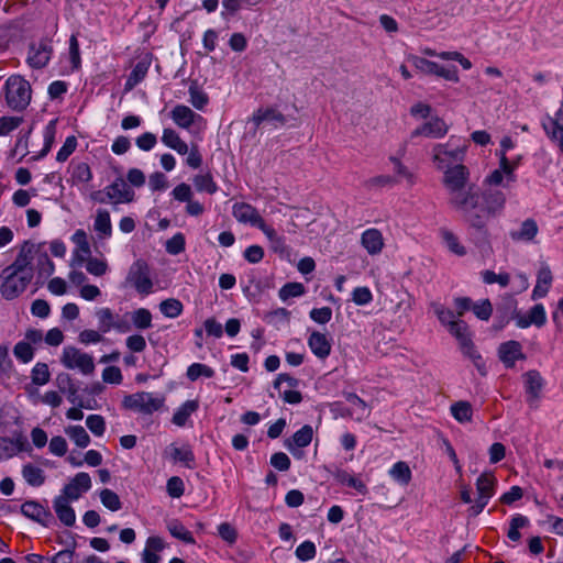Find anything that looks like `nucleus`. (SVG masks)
I'll return each instance as SVG.
<instances>
[{"instance_id": "obj_1", "label": "nucleus", "mask_w": 563, "mask_h": 563, "mask_svg": "<svg viewBox=\"0 0 563 563\" xmlns=\"http://www.w3.org/2000/svg\"><path fill=\"white\" fill-rule=\"evenodd\" d=\"M505 205L506 196L500 189L486 188L476 191L474 186H470L468 194L463 198L455 199L451 207L462 214L471 229L487 239V223L503 212Z\"/></svg>"}, {"instance_id": "obj_2", "label": "nucleus", "mask_w": 563, "mask_h": 563, "mask_svg": "<svg viewBox=\"0 0 563 563\" xmlns=\"http://www.w3.org/2000/svg\"><path fill=\"white\" fill-rule=\"evenodd\" d=\"M448 331L453 335L459 342L461 352L463 355L472 360L476 368L482 375L486 374L485 362L483 361L482 355L475 349L474 342L472 340V332L467 323L461 319H457L456 322L451 324L448 328Z\"/></svg>"}, {"instance_id": "obj_3", "label": "nucleus", "mask_w": 563, "mask_h": 563, "mask_svg": "<svg viewBox=\"0 0 563 563\" xmlns=\"http://www.w3.org/2000/svg\"><path fill=\"white\" fill-rule=\"evenodd\" d=\"M5 101L13 111H23L31 102L32 89L27 80L19 75L10 76L4 85Z\"/></svg>"}, {"instance_id": "obj_4", "label": "nucleus", "mask_w": 563, "mask_h": 563, "mask_svg": "<svg viewBox=\"0 0 563 563\" xmlns=\"http://www.w3.org/2000/svg\"><path fill=\"white\" fill-rule=\"evenodd\" d=\"M135 192L122 177H117L113 183L103 190L91 192V200L99 203H130L134 200Z\"/></svg>"}, {"instance_id": "obj_5", "label": "nucleus", "mask_w": 563, "mask_h": 563, "mask_svg": "<svg viewBox=\"0 0 563 563\" xmlns=\"http://www.w3.org/2000/svg\"><path fill=\"white\" fill-rule=\"evenodd\" d=\"M443 185L450 194L449 203L454 205L455 199L463 198L468 194L466 184L470 178L468 168L462 164L444 168Z\"/></svg>"}, {"instance_id": "obj_6", "label": "nucleus", "mask_w": 563, "mask_h": 563, "mask_svg": "<svg viewBox=\"0 0 563 563\" xmlns=\"http://www.w3.org/2000/svg\"><path fill=\"white\" fill-rule=\"evenodd\" d=\"M164 399L155 397L152 393L139 391L126 395L123 398L122 406L124 409L141 412L143 415H152L161 409Z\"/></svg>"}, {"instance_id": "obj_7", "label": "nucleus", "mask_w": 563, "mask_h": 563, "mask_svg": "<svg viewBox=\"0 0 563 563\" xmlns=\"http://www.w3.org/2000/svg\"><path fill=\"white\" fill-rule=\"evenodd\" d=\"M2 276L4 280L1 285V294L8 300L21 295L33 278L32 272L20 274L8 268L2 271Z\"/></svg>"}, {"instance_id": "obj_8", "label": "nucleus", "mask_w": 563, "mask_h": 563, "mask_svg": "<svg viewBox=\"0 0 563 563\" xmlns=\"http://www.w3.org/2000/svg\"><path fill=\"white\" fill-rule=\"evenodd\" d=\"M60 362L66 368L79 369L84 375H91L95 372L92 356L75 346L64 347Z\"/></svg>"}, {"instance_id": "obj_9", "label": "nucleus", "mask_w": 563, "mask_h": 563, "mask_svg": "<svg viewBox=\"0 0 563 563\" xmlns=\"http://www.w3.org/2000/svg\"><path fill=\"white\" fill-rule=\"evenodd\" d=\"M126 283L135 288L141 295H148L153 289L150 267L143 260L135 261L128 273Z\"/></svg>"}, {"instance_id": "obj_10", "label": "nucleus", "mask_w": 563, "mask_h": 563, "mask_svg": "<svg viewBox=\"0 0 563 563\" xmlns=\"http://www.w3.org/2000/svg\"><path fill=\"white\" fill-rule=\"evenodd\" d=\"M52 54V41L49 38H41L38 42L30 44L26 62L30 67L41 69L48 64Z\"/></svg>"}, {"instance_id": "obj_11", "label": "nucleus", "mask_w": 563, "mask_h": 563, "mask_svg": "<svg viewBox=\"0 0 563 563\" xmlns=\"http://www.w3.org/2000/svg\"><path fill=\"white\" fill-rule=\"evenodd\" d=\"M21 512L26 518L46 528L55 523V518L51 510L47 507L34 500H27L23 503L21 506Z\"/></svg>"}, {"instance_id": "obj_12", "label": "nucleus", "mask_w": 563, "mask_h": 563, "mask_svg": "<svg viewBox=\"0 0 563 563\" xmlns=\"http://www.w3.org/2000/svg\"><path fill=\"white\" fill-rule=\"evenodd\" d=\"M465 147L449 148L448 144H438L433 148V161L439 169L450 167V164L463 161Z\"/></svg>"}, {"instance_id": "obj_13", "label": "nucleus", "mask_w": 563, "mask_h": 563, "mask_svg": "<svg viewBox=\"0 0 563 563\" xmlns=\"http://www.w3.org/2000/svg\"><path fill=\"white\" fill-rule=\"evenodd\" d=\"M234 218L245 224H251L263 231L267 225L258 211L250 203L239 202L233 206Z\"/></svg>"}, {"instance_id": "obj_14", "label": "nucleus", "mask_w": 563, "mask_h": 563, "mask_svg": "<svg viewBox=\"0 0 563 563\" xmlns=\"http://www.w3.org/2000/svg\"><path fill=\"white\" fill-rule=\"evenodd\" d=\"M518 302L512 295H505L500 302L497 305V313L499 323L495 325L497 329H503L510 320L517 322L521 313L518 310Z\"/></svg>"}, {"instance_id": "obj_15", "label": "nucleus", "mask_w": 563, "mask_h": 563, "mask_svg": "<svg viewBox=\"0 0 563 563\" xmlns=\"http://www.w3.org/2000/svg\"><path fill=\"white\" fill-rule=\"evenodd\" d=\"M35 251V243L31 241H24L21 245L19 253L15 257V261L9 265L7 268L9 271H13L20 274H24L27 272L34 271L31 266L32 261L34 260L33 253Z\"/></svg>"}, {"instance_id": "obj_16", "label": "nucleus", "mask_w": 563, "mask_h": 563, "mask_svg": "<svg viewBox=\"0 0 563 563\" xmlns=\"http://www.w3.org/2000/svg\"><path fill=\"white\" fill-rule=\"evenodd\" d=\"M498 356L507 368H512L516 361L526 360V355L522 352V345L520 342L515 340L501 343L498 347Z\"/></svg>"}, {"instance_id": "obj_17", "label": "nucleus", "mask_w": 563, "mask_h": 563, "mask_svg": "<svg viewBox=\"0 0 563 563\" xmlns=\"http://www.w3.org/2000/svg\"><path fill=\"white\" fill-rule=\"evenodd\" d=\"M525 388L527 393V401L533 406L540 398L541 390L544 386V379L537 369H530L523 374Z\"/></svg>"}, {"instance_id": "obj_18", "label": "nucleus", "mask_w": 563, "mask_h": 563, "mask_svg": "<svg viewBox=\"0 0 563 563\" xmlns=\"http://www.w3.org/2000/svg\"><path fill=\"white\" fill-rule=\"evenodd\" d=\"M448 126L445 122L440 118H432L430 121L423 123L421 126L412 131L411 136H426L432 139H439L446 134Z\"/></svg>"}, {"instance_id": "obj_19", "label": "nucleus", "mask_w": 563, "mask_h": 563, "mask_svg": "<svg viewBox=\"0 0 563 563\" xmlns=\"http://www.w3.org/2000/svg\"><path fill=\"white\" fill-rule=\"evenodd\" d=\"M308 345L320 360L327 358L331 353V342L324 333L313 331L308 338Z\"/></svg>"}, {"instance_id": "obj_20", "label": "nucleus", "mask_w": 563, "mask_h": 563, "mask_svg": "<svg viewBox=\"0 0 563 563\" xmlns=\"http://www.w3.org/2000/svg\"><path fill=\"white\" fill-rule=\"evenodd\" d=\"M33 256L36 261V271L40 276L48 277L54 273L55 265L48 257V254L45 250V242L35 243V251Z\"/></svg>"}, {"instance_id": "obj_21", "label": "nucleus", "mask_w": 563, "mask_h": 563, "mask_svg": "<svg viewBox=\"0 0 563 563\" xmlns=\"http://www.w3.org/2000/svg\"><path fill=\"white\" fill-rule=\"evenodd\" d=\"M547 322V314L542 303L534 305L528 316L521 314L517 320V327L520 329H526L531 324H534L538 328H541Z\"/></svg>"}, {"instance_id": "obj_22", "label": "nucleus", "mask_w": 563, "mask_h": 563, "mask_svg": "<svg viewBox=\"0 0 563 563\" xmlns=\"http://www.w3.org/2000/svg\"><path fill=\"white\" fill-rule=\"evenodd\" d=\"M553 280L552 272L547 264H542L538 271L537 284L532 291V299L547 296Z\"/></svg>"}, {"instance_id": "obj_23", "label": "nucleus", "mask_w": 563, "mask_h": 563, "mask_svg": "<svg viewBox=\"0 0 563 563\" xmlns=\"http://www.w3.org/2000/svg\"><path fill=\"white\" fill-rule=\"evenodd\" d=\"M53 507L57 518L67 527L75 525L76 515L74 508L66 500L65 496H57L53 501Z\"/></svg>"}, {"instance_id": "obj_24", "label": "nucleus", "mask_w": 563, "mask_h": 563, "mask_svg": "<svg viewBox=\"0 0 563 563\" xmlns=\"http://www.w3.org/2000/svg\"><path fill=\"white\" fill-rule=\"evenodd\" d=\"M361 243L372 255L380 253L384 246L383 235L377 229H368L364 231L361 238Z\"/></svg>"}, {"instance_id": "obj_25", "label": "nucleus", "mask_w": 563, "mask_h": 563, "mask_svg": "<svg viewBox=\"0 0 563 563\" xmlns=\"http://www.w3.org/2000/svg\"><path fill=\"white\" fill-rule=\"evenodd\" d=\"M539 228L533 219L525 220L520 228L509 233L512 241L516 242H531L538 234Z\"/></svg>"}, {"instance_id": "obj_26", "label": "nucleus", "mask_w": 563, "mask_h": 563, "mask_svg": "<svg viewBox=\"0 0 563 563\" xmlns=\"http://www.w3.org/2000/svg\"><path fill=\"white\" fill-rule=\"evenodd\" d=\"M251 121L258 128L264 121H275L280 125L286 123L285 115L275 108H258L252 115Z\"/></svg>"}, {"instance_id": "obj_27", "label": "nucleus", "mask_w": 563, "mask_h": 563, "mask_svg": "<svg viewBox=\"0 0 563 563\" xmlns=\"http://www.w3.org/2000/svg\"><path fill=\"white\" fill-rule=\"evenodd\" d=\"M172 119L173 121L180 128L188 129L190 128L196 118H201L199 114H196L189 107L178 104L172 110Z\"/></svg>"}, {"instance_id": "obj_28", "label": "nucleus", "mask_w": 563, "mask_h": 563, "mask_svg": "<svg viewBox=\"0 0 563 563\" xmlns=\"http://www.w3.org/2000/svg\"><path fill=\"white\" fill-rule=\"evenodd\" d=\"M313 430L309 424H305L301 429L296 431L291 439L287 440L285 445L292 452L295 448H306L312 441Z\"/></svg>"}, {"instance_id": "obj_29", "label": "nucleus", "mask_w": 563, "mask_h": 563, "mask_svg": "<svg viewBox=\"0 0 563 563\" xmlns=\"http://www.w3.org/2000/svg\"><path fill=\"white\" fill-rule=\"evenodd\" d=\"M150 68V62L146 59L139 60L136 65L133 67L130 73L125 85L124 90L131 91L135 86H137L146 76Z\"/></svg>"}, {"instance_id": "obj_30", "label": "nucleus", "mask_w": 563, "mask_h": 563, "mask_svg": "<svg viewBox=\"0 0 563 563\" xmlns=\"http://www.w3.org/2000/svg\"><path fill=\"white\" fill-rule=\"evenodd\" d=\"M450 412L460 423H467L473 419V407L471 402L466 400L453 402L450 407Z\"/></svg>"}, {"instance_id": "obj_31", "label": "nucleus", "mask_w": 563, "mask_h": 563, "mask_svg": "<svg viewBox=\"0 0 563 563\" xmlns=\"http://www.w3.org/2000/svg\"><path fill=\"white\" fill-rule=\"evenodd\" d=\"M162 142L175 150L178 154L185 155L188 153V145L179 137L173 129H165L162 135Z\"/></svg>"}, {"instance_id": "obj_32", "label": "nucleus", "mask_w": 563, "mask_h": 563, "mask_svg": "<svg viewBox=\"0 0 563 563\" xmlns=\"http://www.w3.org/2000/svg\"><path fill=\"white\" fill-rule=\"evenodd\" d=\"M93 229L96 232L99 233L102 238H110L112 234V225H111V219L110 213L106 209H99L97 211L95 222H93Z\"/></svg>"}, {"instance_id": "obj_33", "label": "nucleus", "mask_w": 563, "mask_h": 563, "mask_svg": "<svg viewBox=\"0 0 563 563\" xmlns=\"http://www.w3.org/2000/svg\"><path fill=\"white\" fill-rule=\"evenodd\" d=\"M496 478L493 474L483 473L476 481V489L479 497L490 499L495 494Z\"/></svg>"}, {"instance_id": "obj_34", "label": "nucleus", "mask_w": 563, "mask_h": 563, "mask_svg": "<svg viewBox=\"0 0 563 563\" xmlns=\"http://www.w3.org/2000/svg\"><path fill=\"white\" fill-rule=\"evenodd\" d=\"M388 473L400 485H408L412 477L409 465L402 461L395 463Z\"/></svg>"}, {"instance_id": "obj_35", "label": "nucleus", "mask_w": 563, "mask_h": 563, "mask_svg": "<svg viewBox=\"0 0 563 563\" xmlns=\"http://www.w3.org/2000/svg\"><path fill=\"white\" fill-rule=\"evenodd\" d=\"M198 409V402L196 400H187L184 402L177 411L173 415V423L183 427L186 424L188 418Z\"/></svg>"}, {"instance_id": "obj_36", "label": "nucleus", "mask_w": 563, "mask_h": 563, "mask_svg": "<svg viewBox=\"0 0 563 563\" xmlns=\"http://www.w3.org/2000/svg\"><path fill=\"white\" fill-rule=\"evenodd\" d=\"M22 475L26 483L33 487H38L45 482L43 470L32 464H26L23 466Z\"/></svg>"}, {"instance_id": "obj_37", "label": "nucleus", "mask_w": 563, "mask_h": 563, "mask_svg": "<svg viewBox=\"0 0 563 563\" xmlns=\"http://www.w3.org/2000/svg\"><path fill=\"white\" fill-rule=\"evenodd\" d=\"M262 232L268 239L271 247L275 253L283 255L289 252V249L285 243V239L278 235L272 227L266 225Z\"/></svg>"}, {"instance_id": "obj_38", "label": "nucleus", "mask_w": 563, "mask_h": 563, "mask_svg": "<svg viewBox=\"0 0 563 563\" xmlns=\"http://www.w3.org/2000/svg\"><path fill=\"white\" fill-rule=\"evenodd\" d=\"M56 124H57V120H51L47 125L45 126V130H44V146H43V150L36 155L34 156L33 158L34 159H41L43 157H45L48 152L51 151L53 144H54V141H55V135H56Z\"/></svg>"}, {"instance_id": "obj_39", "label": "nucleus", "mask_w": 563, "mask_h": 563, "mask_svg": "<svg viewBox=\"0 0 563 563\" xmlns=\"http://www.w3.org/2000/svg\"><path fill=\"white\" fill-rule=\"evenodd\" d=\"M530 523L529 519L520 514L515 515L509 523V529L507 532V537L514 541L518 542L521 539L520 529L528 527Z\"/></svg>"}, {"instance_id": "obj_40", "label": "nucleus", "mask_w": 563, "mask_h": 563, "mask_svg": "<svg viewBox=\"0 0 563 563\" xmlns=\"http://www.w3.org/2000/svg\"><path fill=\"white\" fill-rule=\"evenodd\" d=\"M65 432L79 448H87L90 443V437L81 426H69Z\"/></svg>"}, {"instance_id": "obj_41", "label": "nucleus", "mask_w": 563, "mask_h": 563, "mask_svg": "<svg viewBox=\"0 0 563 563\" xmlns=\"http://www.w3.org/2000/svg\"><path fill=\"white\" fill-rule=\"evenodd\" d=\"M167 528L174 538L181 540L183 542L188 544L195 543V539L191 532L178 520L170 521L167 525Z\"/></svg>"}, {"instance_id": "obj_42", "label": "nucleus", "mask_w": 563, "mask_h": 563, "mask_svg": "<svg viewBox=\"0 0 563 563\" xmlns=\"http://www.w3.org/2000/svg\"><path fill=\"white\" fill-rule=\"evenodd\" d=\"M131 321L139 330H146L152 327V313L146 308H139L131 313Z\"/></svg>"}, {"instance_id": "obj_43", "label": "nucleus", "mask_w": 563, "mask_h": 563, "mask_svg": "<svg viewBox=\"0 0 563 563\" xmlns=\"http://www.w3.org/2000/svg\"><path fill=\"white\" fill-rule=\"evenodd\" d=\"M431 309L433 310L434 314L438 317L439 321L442 325L450 328L451 324L456 322L455 314L452 310L445 308L442 303L438 301H433L430 303Z\"/></svg>"}, {"instance_id": "obj_44", "label": "nucleus", "mask_w": 563, "mask_h": 563, "mask_svg": "<svg viewBox=\"0 0 563 563\" xmlns=\"http://www.w3.org/2000/svg\"><path fill=\"white\" fill-rule=\"evenodd\" d=\"M188 92L190 96V102L196 109L202 110L208 104V95L198 86L196 81L190 84Z\"/></svg>"}, {"instance_id": "obj_45", "label": "nucleus", "mask_w": 563, "mask_h": 563, "mask_svg": "<svg viewBox=\"0 0 563 563\" xmlns=\"http://www.w3.org/2000/svg\"><path fill=\"white\" fill-rule=\"evenodd\" d=\"M194 185L198 191H205L210 195L218 190V186L210 173L196 175L194 177Z\"/></svg>"}, {"instance_id": "obj_46", "label": "nucleus", "mask_w": 563, "mask_h": 563, "mask_svg": "<svg viewBox=\"0 0 563 563\" xmlns=\"http://www.w3.org/2000/svg\"><path fill=\"white\" fill-rule=\"evenodd\" d=\"M186 375L189 380L195 382L201 376L207 378L213 377L214 371L206 364L192 363L190 366H188Z\"/></svg>"}, {"instance_id": "obj_47", "label": "nucleus", "mask_w": 563, "mask_h": 563, "mask_svg": "<svg viewBox=\"0 0 563 563\" xmlns=\"http://www.w3.org/2000/svg\"><path fill=\"white\" fill-rule=\"evenodd\" d=\"M183 309H184L183 303L178 299H175V298H169V299L163 300L159 303L161 312L167 318H177L178 316L181 314Z\"/></svg>"}, {"instance_id": "obj_48", "label": "nucleus", "mask_w": 563, "mask_h": 563, "mask_svg": "<svg viewBox=\"0 0 563 563\" xmlns=\"http://www.w3.org/2000/svg\"><path fill=\"white\" fill-rule=\"evenodd\" d=\"M172 456L175 461L184 463L188 468L195 467V455L188 445L174 448Z\"/></svg>"}, {"instance_id": "obj_49", "label": "nucleus", "mask_w": 563, "mask_h": 563, "mask_svg": "<svg viewBox=\"0 0 563 563\" xmlns=\"http://www.w3.org/2000/svg\"><path fill=\"white\" fill-rule=\"evenodd\" d=\"M305 291V286L301 283H287L279 289L278 296L286 301L289 298L302 296Z\"/></svg>"}, {"instance_id": "obj_50", "label": "nucleus", "mask_w": 563, "mask_h": 563, "mask_svg": "<svg viewBox=\"0 0 563 563\" xmlns=\"http://www.w3.org/2000/svg\"><path fill=\"white\" fill-rule=\"evenodd\" d=\"M336 478H338V481L341 484L346 485V486H349L351 488H354V489H356L358 493H361L363 495H365L367 493L366 485L360 478L349 474L345 471L340 472L336 475Z\"/></svg>"}, {"instance_id": "obj_51", "label": "nucleus", "mask_w": 563, "mask_h": 563, "mask_svg": "<svg viewBox=\"0 0 563 563\" xmlns=\"http://www.w3.org/2000/svg\"><path fill=\"white\" fill-rule=\"evenodd\" d=\"M102 505L111 511H118L122 508V503L117 493L111 489H102L100 492Z\"/></svg>"}, {"instance_id": "obj_52", "label": "nucleus", "mask_w": 563, "mask_h": 563, "mask_svg": "<svg viewBox=\"0 0 563 563\" xmlns=\"http://www.w3.org/2000/svg\"><path fill=\"white\" fill-rule=\"evenodd\" d=\"M345 399L355 408L357 420H362L369 416V410L366 402L354 393L345 395Z\"/></svg>"}, {"instance_id": "obj_53", "label": "nucleus", "mask_w": 563, "mask_h": 563, "mask_svg": "<svg viewBox=\"0 0 563 563\" xmlns=\"http://www.w3.org/2000/svg\"><path fill=\"white\" fill-rule=\"evenodd\" d=\"M14 356L23 363H29L34 356V350L30 343L20 341L13 349Z\"/></svg>"}, {"instance_id": "obj_54", "label": "nucleus", "mask_w": 563, "mask_h": 563, "mask_svg": "<svg viewBox=\"0 0 563 563\" xmlns=\"http://www.w3.org/2000/svg\"><path fill=\"white\" fill-rule=\"evenodd\" d=\"M409 62L420 73L432 75L437 69V63L419 56H410Z\"/></svg>"}, {"instance_id": "obj_55", "label": "nucleus", "mask_w": 563, "mask_h": 563, "mask_svg": "<svg viewBox=\"0 0 563 563\" xmlns=\"http://www.w3.org/2000/svg\"><path fill=\"white\" fill-rule=\"evenodd\" d=\"M88 429L97 437L103 435L106 431L104 418L100 415H90L86 419Z\"/></svg>"}, {"instance_id": "obj_56", "label": "nucleus", "mask_w": 563, "mask_h": 563, "mask_svg": "<svg viewBox=\"0 0 563 563\" xmlns=\"http://www.w3.org/2000/svg\"><path fill=\"white\" fill-rule=\"evenodd\" d=\"M49 376L48 366L45 363H37L32 369V383L35 385H45Z\"/></svg>"}, {"instance_id": "obj_57", "label": "nucleus", "mask_w": 563, "mask_h": 563, "mask_svg": "<svg viewBox=\"0 0 563 563\" xmlns=\"http://www.w3.org/2000/svg\"><path fill=\"white\" fill-rule=\"evenodd\" d=\"M442 238L449 250L452 251L453 253L460 256L466 253L465 247L460 244L457 236L451 231L443 230Z\"/></svg>"}, {"instance_id": "obj_58", "label": "nucleus", "mask_w": 563, "mask_h": 563, "mask_svg": "<svg viewBox=\"0 0 563 563\" xmlns=\"http://www.w3.org/2000/svg\"><path fill=\"white\" fill-rule=\"evenodd\" d=\"M472 310L479 320L487 321L492 317L493 306L489 299H483L479 302L473 303Z\"/></svg>"}, {"instance_id": "obj_59", "label": "nucleus", "mask_w": 563, "mask_h": 563, "mask_svg": "<svg viewBox=\"0 0 563 563\" xmlns=\"http://www.w3.org/2000/svg\"><path fill=\"white\" fill-rule=\"evenodd\" d=\"M71 177L78 183H89L92 179L91 168L87 163H79L74 167Z\"/></svg>"}, {"instance_id": "obj_60", "label": "nucleus", "mask_w": 563, "mask_h": 563, "mask_svg": "<svg viewBox=\"0 0 563 563\" xmlns=\"http://www.w3.org/2000/svg\"><path fill=\"white\" fill-rule=\"evenodd\" d=\"M497 155L499 156L500 159L499 170L503 172L508 181H515L514 170L516 169L518 163L510 162L505 155L504 151H499Z\"/></svg>"}, {"instance_id": "obj_61", "label": "nucleus", "mask_w": 563, "mask_h": 563, "mask_svg": "<svg viewBox=\"0 0 563 563\" xmlns=\"http://www.w3.org/2000/svg\"><path fill=\"white\" fill-rule=\"evenodd\" d=\"M167 494L172 498H180L185 493V484L178 476H173L167 481Z\"/></svg>"}, {"instance_id": "obj_62", "label": "nucleus", "mask_w": 563, "mask_h": 563, "mask_svg": "<svg viewBox=\"0 0 563 563\" xmlns=\"http://www.w3.org/2000/svg\"><path fill=\"white\" fill-rule=\"evenodd\" d=\"M77 147V140L74 135L68 136L63 146L59 148L56 155V159L58 162H65L68 157L75 152Z\"/></svg>"}, {"instance_id": "obj_63", "label": "nucleus", "mask_w": 563, "mask_h": 563, "mask_svg": "<svg viewBox=\"0 0 563 563\" xmlns=\"http://www.w3.org/2000/svg\"><path fill=\"white\" fill-rule=\"evenodd\" d=\"M167 253L177 255L185 250V236L181 233H176L165 244Z\"/></svg>"}, {"instance_id": "obj_64", "label": "nucleus", "mask_w": 563, "mask_h": 563, "mask_svg": "<svg viewBox=\"0 0 563 563\" xmlns=\"http://www.w3.org/2000/svg\"><path fill=\"white\" fill-rule=\"evenodd\" d=\"M296 556L300 561H309L316 556V545L311 541H305L296 549Z\"/></svg>"}]
</instances>
